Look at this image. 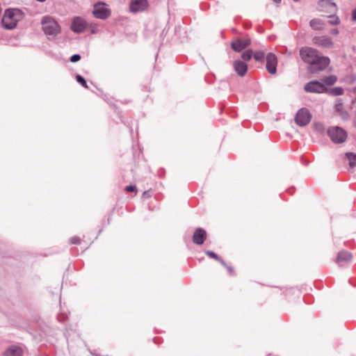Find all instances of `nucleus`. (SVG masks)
Here are the masks:
<instances>
[{"mask_svg": "<svg viewBox=\"0 0 356 356\" xmlns=\"http://www.w3.org/2000/svg\"><path fill=\"white\" fill-rule=\"evenodd\" d=\"M234 68L238 75L243 76L248 70V65L243 61L237 60L234 62Z\"/></svg>", "mask_w": 356, "mask_h": 356, "instance_id": "15", "label": "nucleus"}, {"mask_svg": "<svg viewBox=\"0 0 356 356\" xmlns=\"http://www.w3.org/2000/svg\"><path fill=\"white\" fill-rule=\"evenodd\" d=\"M42 31L49 37L54 38L60 32V26L54 18L44 16L41 20Z\"/></svg>", "mask_w": 356, "mask_h": 356, "instance_id": "1", "label": "nucleus"}, {"mask_svg": "<svg viewBox=\"0 0 356 356\" xmlns=\"http://www.w3.org/2000/svg\"><path fill=\"white\" fill-rule=\"evenodd\" d=\"M299 54L301 60L309 64L311 61L315 58V57L319 54L318 51L316 49L309 47H302L299 50Z\"/></svg>", "mask_w": 356, "mask_h": 356, "instance_id": "7", "label": "nucleus"}, {"mask_svg": "<svg viewBox=\"0 0 356 356\" xmlns=\"http://www.w3.org/2000/svg\"><path fill=\"white\" fill-rule=\"evenodd\" d=\"M336 81V76L330 75L322 79L321 81H312L307 83L304 89H326L327 86L334 85Z\"/></svg>", "mask_w": 356, "mask_h": 356, "instance_id": "4", "label": "nucleus"}, {"mask_svg": "<svg viewBox=\"0 0 356 356\" xmlns=\"http://www.w3.org/2000/svg\"><path fill=\"white\" fill-rule=\"evenodd\" d=\"M309 26L315 31H323L325 29V22L321 19L314 18L310 20Z\"/></svg>", "mask_w": 356, "mask_h": 356, "instance_id": "16", "label": "nucleus"}, {"mask_svg": "<svg viewBox=\"0 0 356 356\" xmlns=\"http://www.w3.org/2000/svg\"><path fill=\"white\" fill-rule=\"evenodd\" d=\"M206 254H207L208 256H209L210 257H211V258H213V259H216V260L219 261H220V262L223 266H226V264H225V261H224L222 259H220V258L218 257V256L216 253H214L213 252L210 251V250H207V251L206 252Z\"/></svg>", "mask_w": 356, "mask_h": 356, "instance_id": "23", "label": "nucleus"}, {"mask_svg": "<svg viewBox=\"0 0 356 356\" xmlns=\"http://www.w3.org/2000/svg\"><path fill=\"white\" fill-rule=\"evenodd\" d=\"M277 58L273 53L266 55V70L271 74H275L277 72Z\"/></svg>", "mask_w": 356, "mask_h": 356, "instance_id": "10", "label": "nucleus"}, {"mask_svg": "<svg viewBox=\"0 0 356 356\" xmlns=\"http://www.w3.org/2000/svg\"><path fill=\"white\" fill-rule=\"evenodd\" d=\"M147 7V0H133L130 3L129 9L131 13H138L144 10Z\"/></svg>", "mask_w": 356, "mask_h": 356, "instance_id": "12", "label": "nucleus"}, {"mask_svg": "<svg viewBox=\"0 0 356 356\" xmlns=\"http://www.w3.org/2000/svg\"><path fill=\"white\" fill-rule=\"evenodd\" d=\"M318 5L321 8L336 7V4L332 0H320L318 2ZM321 10H323V9Z\"/></svg>", "mask_w": 356, "mask_h": 356, "instance_id": "18", "label": "nucleus"}, {"mask_svg": "<svg viewBox=\"0 0 356 356\" xmlns=\"http://www.w3.org/2000/svg\"><path fill=\"white\" fill-rule=\"evenodd\" d=\"M125 190L128 192H134V191H136V186L130 185V186H127L125 188Z\"/></svg>", "mask_w": 356, "mask_h": 356, "instance_id": "29", "label": "nucleus"}, {"mask_svg": "<svg viewBox=\"0 0 356 356\" xmlns=\"http://www.w3.org/2000/svg\"><path fill=\"white\" fill-rule=\"evenodd\" d=\"M346 156L349 162V165L352 168L356 166V154L352 152L346 153Z\"/></svg>", "mask_w": 356, "mask_h": 356, "instance_id": "20", "label": "nucleus"}, {"mask_svg": "<svg viewBox=\"0 0 356 356\" xmlns=\"http://www.w3.org/2000/svg\"><path fill=\"white\" fill-rule=\"evenodd\" d=\"M333 89L338 90V89H341V88H339V87H335V88H334Z\"/></svg>", "mask_w": 356, "mask_h": 356, "instance_id": "38", "label": "nucleus"}, {"mask_svg": "<svg viewBox=\"0 0 356 356\" xmlns=\"http://www.w3.org/2000/svg\"><path fill=\"white\" fill-rule=\"evenodd\" d=\"M354 124H355V126L356 127V115H355V118Z\"/></svg>", "mask_w": 356, "mask_h": 356, "instance_id": "36", "label": "nucleus"}, {"mask_svg": "<svg viewBox=\"0 0 356 356\" xmlns=\"http://www.w3.org/2000/svg\"><path fill=\"white\" fill-rule=\"evenodd\" d=\"M81 56L79 54H74L70 58V61L72 63L77 62L80 60Z\"/></svg>", "mask_w": 356, "mask_h": 356, "instance_id": "28", "label": "nucleus"}, {"mask_svg": "<svg viewBox=\"0 0 356 356\" xmlns=\"http://www.w3.org/2000/svg\"><path fill=\"white\" fill-rule=\"evenodd\" d=\"M250 44H251L250 39H246V40H243L240 38H236L232 42L231 46L234 51L240 52L243 49H244L247 47H248Z\"/></svg>", "mask_w": 356, "mask_h": 356, "instance_id": "11", "label": "nucleus"}, {"mask_svg": "<svg viewBox=\"0 0 356 356\" xmlns=\"http://www.w3.org/2000/svg\"><path fill=\"white\" fill-rule=\"evenodd\" d=\"M76 80L77 81V82L81 83L82 87L86 88H88V85H87L86 80L81 75H76Z\"/></svg>", "mask_w": 356, "mask_h": 356, "instance_id": "24", "label": "nucleus"}, {"mask_svg": "<svg viewBox=\"0 0 356 356\" xmlns=\"http://www.w3.org/2000/svg\"><path fill=\"white\" fill-rule=\"evenodd\" d=\"M274 2H275L276 3H279L281 2V0H273Z\"/></svg>", "mask_w": 356, "mask_h": 356, "instance_id": "34", "label": "nucleus"}, {"mask_svg": "<svg viewBox=\"0 0 356 356\" xmlns=\"http://www.w3.org/2000/svg\"><path fill=\"white\" fill-rule=\"evenodd\" d=\"M351 20L352 22H356V8L352 10Z\"/></svg>", "mask_w": 356, "mask_h": 356, "instance_id": "30", "label": "nucleus"}, {"mask_svg": "<svg viewBox=\"0 0 356 356\" xmlns=\"http://www.w3.org/2000/svg\"><path fill=\"white\" fill-rule=\"evenodd\" d=\"M312 42L314 45L322 48L330 49L334 46L332 39L326 35L315 36L312 38Z\"/></svg>", "mask_w": 356, "mask_h": 356, "instance_id": "9", "label": "nucleus"}, {"mask_svg": "<svg viewBox=\"0 0 356 356\" xmlns=\"http://www.w3.org/2000/svg\"><path fill=\"white\" fill-rule=\"evenodd\" d=\"M252 55H253L252 50L248 49V50L244 51L241 54V58L245 61H249L252 58Z\"/></svg>", "mask_w": 356, "mask_h": 356, "instance_id": "21", "label": "nucleus"}, {"mask_svg": "<svg viewBox=\"0 0 356 356\" xmlns=\"http://www.w3.org/2000/svg\"><path fill=\"white\" fill-rule=\"evenodd\" d=\"M330 63L328 57L321 56L319 54L308 65V70L312 73H317L325 70Z\"/></svg>", "mask_w": 356, "mask_h": 356, "instance_id": "3", "label": "nucleus"}, {"mask_svg": "<svg viewBox=\"0 0 356 356\" xmlns=\"http://www.w3.org/2000/svg\"><path fill=\"white\" fill-rule=\"evenodd\" d=\"M314 128L316 131H318L319 132H322L324 131V127L321 123L314 124Z\"/></svg>", "mask_w": 356, "mask_h": 356, "instance_id": "26", "label": "nucleus"}, {"mask_svg": "<svg viewBox=\"0 0 356 356\" xmlns=\"http://www.w3.org/2000/svg\"><path fill=\"white\" fill-rule=\"evenodd\" d=\"M206 238V231L202 228H197L195 229L193 234V241L195 244L202 245L204 243Z\"/></svg>", "mask_w": 356, "mask_h": 356, "instance_id": "13", "label": "nucleus"}, {"mask_svg": "<svg viewBox=\"0 0 356 356\" xmlns=\"http://www.w3.org/2000/svg\"><path fill=\"white\" fill-rule=\"evenodd\" d=\"M310 92H318V93H320L321 92H323V90H309Z\"/></svg>", "mask_w": 356, "mask_h": 356, "instance_id": "33", "label": "nucleus"}, {"mask_svg": "<svg viewBox=\"0 0 356 356\" xmlns=\"http://www.w3.org/2000/svg\"><path fill=\"white\" fill-rule=\"evenodd\" d=\"M330 33L334 35H337L339 34V30L338 29H333L331 30Z\"/></svg>", "mask_w": 356, "mask_h": 356, "instance_id": "32", "label": "nucleus"}, {"mask_svg": "<svg viewBox=\"0 0 356 356\" xmlns=\"http://www.w3.org/2000/svg\"><path fill=\"white\" fill-rule=\"evenodd\" d=\"M330 94L339 96L343 95V90H327Z\"/></svg>", "mask_w": 356, "mask_h": 356, "instance_id": "27", "label": "nucleus"}, {"mask_svg": "<svg viewBox=\"0 0 356 356\" xmlns=\"http://www.w3.org/2000/svg\"><path fill=\"white\" fill-rule=\"evenodd\" d=\"M352 258V254L348 252H340L338 254L337 260L339 261H349Z\"/></svg>", "mask_w": 356, "mask_h": 356, "instance_id": "19", "label": "nucleus"}, {"mask_svg": "<svg viewBox=\"0 0 356 356\" xmlns=\"http://www.w3.org/2000/svg\"><path fill=\"white\" fill-rule=\"evenodd\" d=\"M252 56L257 61H262L265 58V53L262 51H257Z\"/></svg>", "mask_w": 356, "mask_h": 356, "instance_id": "22", "label": "nucleus"}, {"mask_svg": "<svg viewBox=\"0 0 356 356\" xmlns=\"http://www.w3.org/2000/svg\"><path fill=\"white\" fill-rule=\"evenodd\" d=\"M4 356H22V350L17 346H11L4 352Z\"/></svg>", "mask_w": 356, "mask_h": 356, "instance_id": "17", "label": "nucleus"}, {"mask_svg": "<svg viewBox=\"0 0 356 356\" xmlns=\"http://www.w3.org/2000/svg\"><path fill=\"white\" fill-rule=\"evenodd\" d=\"M111 11L108 5L103 2H97L93 6L92 14L95 17L106 19L111 15Z\"/></svg>", "mask_w": 356, "mask_h": 356, "instance_id": "6", "label": "nucleus"}, {"mask_svg": "<svg viewBox=\"0 0 356 356\" xmlns=\"http://www.w3.org/2000/svg\"><path fill=\"white\" fill-rule=\"evenodd\" d=\"M341 106V105H336V108L339 111L340 108L339 107Z\"/></svg>", "mask_w": 356, "mask_h": 356, "instance_id": "35", "label": "nucleus"}, {"mask_svg": "<svg viewBox=\"0 0 356 356\" xmlns=\"http://www.w3.org/2000/svg\"><path fill=\"white\" fill-rule=\"evenodd\" d=\"M20 17L21 13L19 10H6L1 20L2 25L6 29H13L16 27Z\"/></svg>", "mask_w": 356, "mask_h": 356, "instance_id": "2", "label": "nucleus"}, {"mask_svg": "<svg viewBox=\"0 0 356 356\" xmlns=\"http://www.w3.org/2000/svg\"><path fill=\"white\" fill-rule=\"evenodd\" d=\"M86 22L81 17H76L74 19L71 29L75 33H81L86 28Z\"/></svg>", "mask_w": 356, "mask_h": 356, "instance_id": "14", "label": "nucleus"}, {"mask_svg": "<svg viewBox=\"0 0 356 356\" xmlns=\"http://www.w3.org/2000/svg\"><path fill=\"white\" fill-rule=\"evenodd\" d=\"M228 270L231 272L232 269L230 267H227Z\"/></svg>", "mask_w": 356, "mask_h": 356, "instance_id": "37", "label": "nucleus"}, {"mask_svg": "<svg viewBox=\"0 0 356 356\" xmlns=\"http://www.w3.org/2000/svg\"><path fill=\"white\" fill-rule=\"evenodd\" d=\"M310 120L311 115L307 109L305 108H300L296 113L295 122L298 125L304 127L309 124Z\"/></svg>", "mask_w": 356, "mask_h": 356, "instance_id": "8", "label": "nucleus"}, {"mask_svg": "<svg viewBox=\"0 0 356 356\" xmlns=\"http://www.w3.org/2000/svg\"><path fill=\"white\" fill-rule=\"evenodd\" d=\"M80 242V239L77 236L72 237L71 238V243L73 244H78Z\"/></svg>", "mask_w": 356, "mask_h": 356, "instance_id": "31", "label": "nucleus"}, {"mask_svg": "<svg viewBox=\"0 0 356 356\" xmlns=\"http://www.w3.org/2000/svg\"><path fill=\"white\" fill-rule=\"evenodd\" d=\"M327 134L334 143H342L347 138L346 131L341 127H332L327 130Z\"/></svg>", "mask_w": 356, "mask_h": 356, "instance_id": "5", "label": "nucleus"}, {"mask_svg": "<svg viewBox=\"0 0 356 356\" xmlns=\"http://www.w3.org/2000/svg\"><path fill=\"white\" fill-rule=\"evenodd\" d=\"M332 19L329 21V23L333 25H338L340 24V19L337 16L331 17Z\"/></svg>", "mask_w": 356, "mask_h": 356, "instance_id": "25", "label": "nucleus"}]
</instances>
